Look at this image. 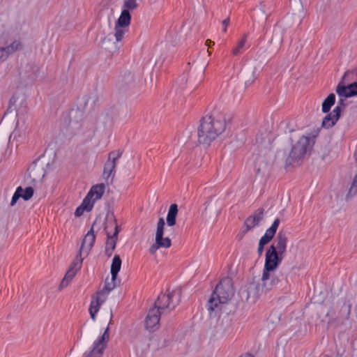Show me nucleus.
Listing matches in <instances>:
<instances>
[{
    "label": "nucleus",
    "instance_id": "obj_40",
    "mask_svg": "<svg viewBox=\"0 0 357 357\" xmlns=\"http://www.w3.org/2000/svg\"><path fill=\"white\" fill-rule=\"evenodd\" d=\"M352 72L351 71H347L344 75V77H343V79H345L350 73H351Z\"/></svg>",
    "mask_w": 357,
    "mask_h": 357
},
{
    "label": "nucleus",
    "instance_id": "obj_35",
    "mask_svg": "<svg viewBox=\"0 0 357 357\" xmlns=\"http://www.w3.org/2000/svg\"><path fill=\"white\" fill-rule=\"evenodd\" d=\"M229 18H227V19H225V20H224L222 21V25L224 26L223 29H222V31L223 32H226L227 31V27L229 25Z\"/></svg>",
    "mask_w": 357,
    "mask_h": 357
},
{
    "label": "nucleus",
    "instance_id": "obj_3",
    "mask_svg": "<svg viewBox=\"0 0 357 357\" xmlns=\"http://www.w3.org/2000/svg\"><path fill=\"white\" fill-rule=\"evenodd\" d=\"M96 239V236L92 229L89 231L85 235L80 250L79 256L77 257L75 260L72 263L69 270L66 273L63 279L62 280L60 287L61 288L66 287L68 285L70 282L75 276L77 272L80 269L83 261L82 255L86 256L89 250L93 247Z\"/></svg>",
    "mask_w": 357,
    "mask_h": 357
},
{
    "label": "nucleus",
    "instance_id": "obj_37",
    "mask_svg": "<svg viewBox=\"0 0 357 357\" xmlns=\"http://www.w3.org/2000/svg\"><path fill=\"white\" fill-rule=\"evenodd\" d=\"M264 245L259 243V246H258V249H257V252H258L259 255H261V254L264 251Z\"/></svg>",
    "mask_w": 357,
    "mask_h": 357
},
{
    "label": "nucleus",
    "instance_id": "obj_19",
    "mask_svg": "<svg viewBox=\"0 0 357 357\" xmlns=\"http://www.w3.org/2000/svg\"><path fill=\"white\" fill-rule=\"evenodd\" d=\"M247 38L248 34L244 33L242 38L238 40L236 45L232 49L231 53L234 56L241 54L245 49L248 47L247 46Z\"/></svg>",
    "mask_w": 357,
    "mask_h": 357
},
{
    "label": "nucleus",
    "instance_id": "obj_12",
    "mask_svg": "<svg viewBox=\"0 0 357 357\" xmlns=\"http://www.w3.org/2000/svg\"><path fill=\"white\" fill-rule=\"evenodd\" d=\"M138 7L137 0H123L121 6V13L119 16L120 22L126 24V22H130L131 15L130 13L136 10Z\"/></svg>",
    "mask_w": 357,
    "mask_h": 357
},
{
    "label": "nucleus",
    "instance_id": "obj_34",
    "mask_svg": "<svg viewBox=\"0 0 357 357\" xmlns=\"http://www.w3.org/2000/svg\"><path fill=\"white\" fill-rule=\"evenodd\" d=\"M160 247V245H159L158 243H155L153 245H152L150 248H149V252L151 253V254H154L157 250L158 249H159Z\"/></svg>",
    "mask_w": 357,
    "mask_h": 357
},
{
    "label": "nucleus",
    "instance_id": "obj_7",
    "mask_svg": "<svg viewBox=\"0 0 357 357\" xmlns=\"http://www.w3.org/2000/svg\"><path fill=\"white\" fill-rule=\"evenodd\" d=\"M109 337V328L107 327L103 334L93 342L91 349L84 354L83 357H102Z\"/></svg>",
    "mask_w": 357,
    "mask_h": 357
},
{
    "label": "nucleus",
    "instance_id": "obj_39",
    "mask_svg": "<svg viewBox=\"0 0 357 357\" xmlns=\"http://www.w3.org/2000/svg\"><path fill=\"white\" fill-rule=\"evenodd\" d=\"M255 79H256V77H255V75H253V78L252 80H248L245 82V85L246 86L250 85L255 81Z\"/></svg>",
    "mask_w": 357,
    "mask_h": 357
},
{
    "label": "nucleus",
    "instance_id": "obj_21",
    "mask_svg": "<svg viewBox=\"0 0 357 357\" xmlns=\"http://www.w3.org/2000/svg\"><path fill=\"white\" fill-rule=\"evenodd\" d=\"M26 128L24 123H20L19 121H17L15 129L10 134L9 140L13 139H23L25 137Z\"/></svg>",
    "mask_w": 357,
    "mask_h": 357
},
{
    "label": "nucleus",
    "instance_id": "obj_8",
    "mask_svg": "<svg viewBox=\"0 0 357 357\" xmlns=\"http://www.w3.org/2000/svg\"><path fill=\"white\" fill-rule=\"evenodd\" d=\"M122 153L120 151H112L109 153L107 161L104 165L102 177L105 180H108L111 176H114L117 162L121 156Z\"/></svg>",
    "mask_w": 357,
    "mask_h": 357
},
{
    "label": "nucleus",
    "instance_id": "obj_4",
    "mask_svg": "<svg viewBox=\"0 0 357 357\" xmlns=\"http://www.w3.org/2000/svg\"><path fill=\"white\" fill-rule=\"evenodd\" d=\"M115 281L112 280V277L110 280L107 279L103 288L91 296L89 311L91 318L93 321L96 320V314L101 305L106 301L109 294L115 288Z\"/></svg>",
    "mask_w": 357,
    "mask_h": 357
},
{
    "label": "nucleus",
    "instance_id": "obj_17",
    "mask_svg": "<svg viewBox=\"0 0 357 357\" xmlns=\"http://www.w3.org/2000/svg\"><path fill=\"white\" fill-rule=\"evenodd\" d=\"M340 118L339 107H335L333 112L325 116L322 121V126L326 128L333 127Z\"/></svg>",
    "mask_w": 357,
    "mask_h": 357
},
{
    "label": "nucleus",
    "instance_id": "obj_26",
    "mask_svg": "<svg viewBox=\"0 0 357 357\" xmlns=\"http://www.w3.org/2000/svg\"><path fill=\"white\" fill-rule=\"evenodd\" d=\"M93 206L89 202H87L85 199H84L82 204L77 208L75 212V215L76 217L81 216L85 211H90L92 210Z\"/></svg>",
    "mask_w": 357,
    "mask_h": 357
},
{
    "label": "nucleus",
    "instance_id": "obj_41",
    "mask_svg": "<svg viewBox=\"0 0 357 357\" xmlns=\"http://www.w3.org/2000/svg\"><path fill=\"white\" fill-rule=\"evenodd\" d=\"M208 43H213V45H214V43H213V42H212V41H211V40H206V45H208Z\"/></svg>",
    "mask_w": 357,
    "mask_h": 357
},
{
    "label": "nucleus",
    "instance_id": "obj_1",
    "mask_svg": "<svg viewBox=\"0 0 357 357\" xmlns=\"http://www.w3.org/2000/svg\"><path fill=\"white\" fill-rule=\"evenodd\" d=\"M234 294L231 280L229 278L222 280L216 286L206 305L210 316H218L226 312L228 302Z\"/></svg>",
    "mask_w": 357,
    "mask_h": 357
},
{
    "label": "nucleus",
    "instance_id": "obj_18",
    "mask_svg": "<svg viewBox=\"0 0 357 357\" xmlns=\"http://www.w3.org/2000/svg\"><path fill=\"white\" fill-rule=\"evenodd\" d=\"M287 238L285 234L279 232L276 238L275 245L274 246L275 248V251H277L280 254V255H282L285 252L287 248Z\"/></svg>",
    "mask_w": 357,
    "mask_h": 357
},
{
    "label": "nucleus",
    "instance_id": "obj_16",
    "mask_svg": "<svg viewBox=\"0 0 357 357\" xmlns=\"http://www.w3.org/2000/svg\"><path fill=\"white\" fill-rule=\"evenodd\" d=\"M130 22H126V24H123V22L121 23L120 17L118 18L114 27V37L116 42H120L122 40V39L124 37V35L128 31V26L130 25Z\"/></svg>",
    "mask_w": 357,
    "mask_h": 357
},
{
    "label": "nucleus",
    "instance_id": "obj_25",
    "mask_svg": "<svg viewBox=\"0 0 357 357\" xmlns=\"http://www.w3.org/2000/svg\"><path fill=\"white\" fill-rule=\"evenodd\" d=\"M335 102V96L334 93H331L328 96V97L324 100L322 103V112L324 113L328 112L331 107L334 105Z\"/></svg>",
    "mask_w": 357,
    "mask_h": 357
},
{
    "label": "nucleus",
    "instance_id": "obj_38",
    "mask_svg": "<svg viewBox=\"0 0 357 357\" xmlns=\"http://www.w3.org/2000/svg\"><path fill=\"white\" fill-rule=\"evenodd\" d=\"M15 101H16V99L13 96L10 98V107L13 106V105H15Z\"/></svg>",
    "mask_w": 357,
    "mask_h": 357
},
{
    "label": "nucleus",
    "instance_id": "obj_22",
    "mask_svg": "<svg viewBox=\"0 0 357 357\" xmlns=\"http://www.w3.org/2000/svg\"><path fill=\"white\" fill-rule=\"evenodd\" d=\"M178 213V206L176 204H173L169 206L167 215V224L168 226L172 227L176 224V218Z\"/></svg>",
    "mask_w": 357,
    "mask_h": 357
},
{
    "label": "nucleus",
    "instance_id": "obj_27",
    "mask_svg": "<svg viewBox=\"0 0 357 357\" xmlns=\"http://www.w3.org/2000/svg\"><path fill=\"white\" fill-rule=\"evenodd\" d=\"M6 47L7 49V52L10 55L17 51L21 50L23 47V45L20 40H15L10 44Z\"/></svg>",
    "mask_w": 357,
    "mask_h": 357
},
{
    "label": "nucleus",
    "instance_id": "obj_2",
    "mask_svg": "<svg viewBox=\"0 0 357 357\" xmlns=\"http://www.w3.org/2000/svg\"><path fill=\"white\" fill-rule=\"evenodd\" d=\"M225 121L222 116L203 117L198 128L199 142L203 144H210L225 131Z\"/></svg>",
    "mask_w": 357,
    "mask_h": 357
},
{
    "label": "nucleus",
    "instance_id": "obj_23",
    "mask_svg": "<svg viewBox=\"0 0 357 357\" xmlns=\"http://www.w3.org/2000/svg\"><path fill=\"white\" fill-rule=\"evenodd\" d=\"M121 266V260L119 255H115L112 259L111 265V275L112 280H116L118 273L119 272Z\"/></svg>",
    "mask_w": 357,
    "mask_h": 357
},
{
    "label": "nucleus",
    "instance_id": "obj_13",
    "mask_svg": "<svg viewBox=\"0 0 357 357\" xmlns=\"http://www.w3.org/2000/svg\"><path fill=\"white\" fill-rule=\"evenodd\" d=\"M105 185L103 184H98L93 185L85 197V199L94 206L95 202L100 199L104 194Z\"/></svg>",
    "mask_w": 357,
    "mask_h": 357
},
{
    "label": "nucleus",
    "instance_id": "obj_30",
    "mask_svg": "<svg viewBox=\"0 0 357 357\" xmlns=\"http://www.w3.org/2000/svg\"><path fill=\"white\" fill-rule=\"evenodd\" d=\"M156 243L160 245L161 248H167L171 246V240L168 238H163V236H161L159 241H155Z\"/></svg>",
    "mask_w": 357,
    "mask_h": 357
},
{
    "label": "nucleus",
    "instance_id": "obj_6",
    "mask_svg": "<svg viewBox=\"0 0 357 357\" xmlns=\"http://www.w3.org/2000/svg\"><path fill=\"white\" fill-rule=\"evenodd\" d=\"M181 300V291L174 289L167 294H161L155 303L154 308L158 309L164 315L173 310Z\"/></svg>",
    "mask_w": 357,
    "mask_h": 357
},
{
    "label": "nucleus",
    "instance_id": "obj_5",
    "mask_svg": "<svg viewBox=\"0 0 357 357\" xmlns=\"http://www.w3.org/2000/svg\"><path fill=\"white\" fill-rule=\"evenodd\" d=\"M315 139L313 136L303 135L293 146L289 155L288 162L291 164L303 159L305 156L311 151L314 144Z\"/></svg>",
    "mask_w": 357,
    "mask_h": 357
},
{
    "label": "nucleus",
    "instance_id": "obj_9",
    "mask_svg": "<svg viewBox=\"0 0 357 357\" xmlns=\"http://www.w3.org/2000/svg\"><path fill=\"white\" fill-rule=\"evenodd\" d=\"M282 255L275 251V246L272 245L266 253L264 268L263 271H275L280 264Z\"/></svg>",
    "mask_w": 357,
    "mask_h": 357
},
{
    "label": "nucleus",
    "instance_id": "obj_10",
    "mask_svg": "<svg viewBox=\"0 0 357 357\" xmlns=\"http://www.w3.org/2000/svg\"><path fill=\"white\" fill-rule=\"evenodd\" d=\"M261 287L265 291L276 287L280 282V276L275 271H263L261 276Z\"/></svg>",
    "mask_w": 357,
    "mask_h": 357
},
{
    "label": "nucleus",
    "instance_id": "obj_20",
    "mask_svg": "<svg viewBox=\"0 0 357 357\" xmlns=\"http://www.w3.org/2000/svg\"><path fill=\"white\" fill-rule=\"evenodd\" d=\"M263 219V211H258L252 216L246 219L245 224L248 229L258 225Z\"/></svg>",
    "mask_w": 357,
    "mask_h": 357
},
{
    "label": "nucleus",
    "instance_id": "obj_28",
    "mask_svg": "<svg viewBox=\"0 0 357 357\" xmlns=\"http://www.w3.org/2000/svg\"><path fill=\"white\" fill-rule=\"evenodd\" d=\"M165 220L162 218H159L158 224H157V229L155 233V241H159L161 236L164 234V228H165Z\"/></svg>",
    "mask_w": 357,
    "mask_h": 357
},
{
    "label": "nucleus",
    "instance_id": "obj_36",
    "mask_svg": "<svg viewBox=\"0 0 357 357\" xmlns=\"http://www.w3.org/2000/svg\"><path fill=\"white\" fill-rule=\"evenodd\" d=\"M114 250V249H112V248H105V254L108 257H110L112 255V252H113Z\"/></svg>",
    "mask_w": 357,
    "mask_h": 357
},
{
    "label": "nucleus",
    "instance_id": "obj_15",
    "mask_svg": "<svg viewBox=\"0 0 357 357\" xmlns=\"http://www.w3.org/2000/svg\"><path fill=\"white\" fill-rule=\"evenodd\" d=\"M279 224L280 220L278 218L275 219L272 225L266 231L264 235L261 236L259 243L265 245L269 243L275 234Z\"/></svg>",
    "mask_w": 357,
    "mask_h": 357
},
{
    "label": "nucleus",
    "instance_id": "obj_11",
    "mask_svg": "<svg viewBox=\"0 0 357 357\" xmlns=\"http://www.w3.org/2000/svg\"><path fill=\"white\" fill-rule=\"evenodd\" d=\"M162 315L164 314L158 309H150L145 320L146 328L149 331H156L159 327L160 318Z\"/></svg>",
    "mask_w": 357,
    "mask_h": 357
},
{
    "label": "nucleus",
    "instance_id": "obj_24",
    "mask_svg": "<svg viewBox=\"0 0 357 357\" xmlns=\"http://www.w3.org/2000/svg\"><path fill=\"white\" fill-rule=\"evenodd\" d=\"M114 224V231L113 235H110L107 233V241L106 243V248H109L112 249H115L116 247V241L119 232L120 231L119 227L116 224Z\"/></svg>",
    "mask_w": 357,
    "mask_h": 357
},
{
    "label": "nucleus",
    "instance_id": "obj_29",
    "mask_svg": "<svg viewBox=\"0 0 357 357\" xmlns=\"http://www.w3.org/2000/svg\"><path fill=\"white\" fill-rule=\"evenodd\" d=\"M20 197L24 200L27 201L30 199L33 195V190L31 187H27L25 189L22 188V192H20Z\"/></svg>",
    "mask_w": 357,
    "mask_h": 357
},
{
    "label": "nucleus",
    "instance_id": "obj_33",
    "mask_svg": "<svg viewBox=\"0 0 357 357\" xmlns=\"http://www.w3.org/2000/svg\"><path fill=\"white\" fill-rule=\"evenodd\" d=\"M9 53L7 52L6 47H0V61L6 60L8 56Z\"/></svg>",
    "mask_w": 357,
    "mask_h": 357
},
{
    "label": "nucleus",
    "instance_id": "obj_31",
    "mask_svg": "<svg viewBox=\"0 0 357 357\" xmlns=\"http://www.w3.org/2000/svg\"><path fill=\"white\" fill-rule=\"evenodd\" d=\"M22 191V188L21 186H19L17 188L15 193L13 194L12 197V199L10 202V206H13L17 202V200L20 198V192Z\"/></svg>",
    "mask_w": 357,
    "mask_h": 357
},
{
    "label": "nucleus",
    "instance_id": "obj_14",
    "mask_svg": "<svg viewBox=\"0 0 357 357\" xmlns=\"http://www.w3.org/2000/svg\"><path fill=\"white\" fill-rule=\"evenodd\" d=\"M336 93L338 96L344 97H353L357 96V82H354L348 86H344L339 84L336 89Z\"/></svg>",
    "mask_w": 357,
    "mask_h": 357
},
{
    "label": "nucleus",
    "instance_id": "obj_32",
    "mask_svg": "<svg viewBox=\"0 0 357 357\" xmlns=\"http://www.w3.org/2000/svg\"><path fill=\"white\" fill-rule=\"evenodd\" d=\"M339 96V100L337 102V105L335 107H339L340 113L341 112L342 109H344L346 106L345 100L348 97H344L342 96Z\"/></svg>",
    "mask_w": 357,
    "mask_h": 357
}]
</instances>
